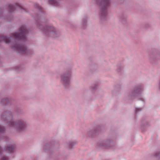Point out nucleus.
I'll return each instance as SVG.
<instances>
[{
  "mask_svg": "<svg viewBox=\"0 0 160 160\" xmlns=\"http://www.w3.org/2000/svg\"><path fill=\"white\" fill-rule=\"evenodd\" d=\"M72 76L71 71H67L60 75L61 82L64 87L70 85Z\"/></svg>",
  "mask_w": 160,
  "mask_h": 160,
  "instance_id": "f03ea898",
  "label": "nucleus"
},
{
  "mask_svg": "<svg viewBox=\"0 0 160 160\" xmlns=\"http://www.w3.org/2000/svg\"><path fill=\"white\" fill-rule=\"evenodd\" d=\"M110 0H102L101 11L102 13H105L106 11V7L109 5Z\"/></svg>",
  "mask_w": 160,
  "mask_h": 160,
  "instance_id": "39448f33",
  "label": "nucleus"
},
{
  "mask_svg": "<svg viewBox=\"0 0 160 160\" xmlns=\"http://www.w3.org/2000/svg\"><path fill=\"white\" fill-rule=\"evenodd\" d=\"M7 158L5 157H3L2 158L1 160H7Z\"/></svg>",
  "mask_w": 160,
  "mask_h": 160,
  "instance_id": "ddd939ff",
  "label": "nucleus"
},
{
  "mask_svg": "<svg viewBox=\"0 0 160 160\" xmlns=\"http://www.w3.org/2000/svg\"><path fill=\"white\" fill-rule=\"evenodd\" d=\"M141 100L144 102L146 100V99L144 98H142L141 99Z\"/></svg>",
  "mask_w": 160,
  "mask_h": 160,
  "instance_id": "4468645a",
  "label": "nucleus"
},
{
  "mask_svg": "<svg viewBox=\"0 0 160 160\" xmlns=\"http://www.w3.org/2000/svg\"><path fill=\"white\" fill-rule=\"evenodd\" d=\"M141 92V90L137 88H134L131 92V95L132 96Z\"/></svg>",
  "mask_w": 160,
  "mask_h": 160,
  "instance_id": "0eeeda50",
  "label": "nucleus"
},
{
  "mask_svg": "<svg viewBox=\"0 0 160 160\" xmlns=\"http://www.w3.org/2000/svg\"><path fill=\"white\" fill-rule=\"evenodd\" d=\"M27 30L24 26H22L19 30L12 34L13 38L16 39H21L25 37Z\"/></svg>",
  "mask_w": 160,
  "mask_h": 160,
  "instance_id": "7ed1b4c3",
  "label": "nucleus"
},
{
  "mask_svg": "<svg viewBox=\"0 0 160 160\" xmlns=\"http://www.w3.org/2000/svg\"><path fill=\"white\" fill-rule=\"evenodd\" d=\"M86 22V21H83V22H84V23H85Z\"/></svg>",
  "mask_w": 160,
  "mask_h": 160,
  "instance_id": "dca6fc26",
  "label": "nucleus"
},
{
  "mask_svg": "<svg viewBox=\"0 0 160 160\" xmlns=\"http://www.w3.org/2000/svg\"><path fill=\"white\" fill-rule=\"evenodd\" d=\"M13 48L21 53H25L27 51V48L25 47L18 44L16 45Z\"/></svg>",
  "mask_w": 160,
  "mask_h": 160,
  "instance_id": "423d86ee",
  "label": "nucleus"
},
{
  "mask_svg": "<svg viewBox=\"0 0 160 160\" xmlns=\"http://www.w3.org/2000/svg\"><path fill=\"white\" fill-rule=\"evenodd\" d=\"M5 42H6V43H8L9 42H7V41H6Z\"/></svg>",
  "mask_w": 160,
  "mask_h": 160,
  "instance_id": "f3484780",
  "label": "nucleus"
},
{
  "mask_svg": "<svg viewBox=\"0 0 160 160\" xmlns=\"http://www.w3.org/2000/svg\"><path fill=\"white\" fill-rule=\"evenodd\" d=\"M77 143V142L76 141H71L69 142L68 143V145L69 147L70 148Z\"/></svg>",
  "mask_w": 160,
  "mask_h": 160,
  "instance_id": "6e6552de",
  "label": "nucleus"
},
{
  "mask_svg": "<svg viewBox=\"0 0 160 160\" xmlns=\"http://www.w3.org/2000/svg\"><path fill=\"white\" fill-rule=\"evenodd\" d=\"M44 32L46 34L55 37L58 33L57 30L52 26H48L44 29Z\"/></svg>",
  "mask_w": 160,
  "mask_h": 160,
  "instance_id": "20e7f679",
  "label": "nucleus"
},
{
  "mask_svg": "<svg viewBox=\"0 0 160 160\" xmlns=\"http://www.w3.org/2000/svg\"><path fill=\"white\" fill-rule=\"evenodd\" d=\"M98 88V85H94L91 88V91H92L96 90Z\"/></svg>",
  "mask_w": 160,
  "mask_h": 160,
  "instance_id": "1a4fd4ad",
  "label": "nucleus"
},
{
  "mask_svg": "<svg viewBox=\"0 0 160 160\" xmlns=\"http://www.w3.org/2000/svg\"><path fill=\"white\" fill-rule=\"evenodd\" d=\"M3 130V129L2 127H0V132H1Z\"/></svg>",
  "mask_w": 160,
  "mask_h": 160,
  "instance_id": "2eb2a0df",
  "label": "nucleus"
},
{
  "mask_svg": "<svg viewBox=\"0 0 160 160\" xmlns=\"http://www.w3.org/2000/svg\"><path fill=\"white\" fill-rule=\"evenodd\" d=\"M155 156L156 157H158L160 156V152H156L155 153Z\"/></svg>",
  "mask_w": 160,
  "mask_h": 160,
  "instance_id": "9b49d317",
  "label": "nucleus"
},
{
  "mask_svg": "<svg viewBox=\"0 0 160 160\" xmlns=\"http://www.w3.org/2000/svg\"><path fill=\"white\" fill-rule=\"evenodd\" d=\"M8 124L10 127L14 128L18 132L24 131L27 126L26 122L23 119L18 120L15 122L13 120H11L9 122Z\"/></svg>",
  "mask_w": 160,
  "mask_h": 160,
  "instance_id": "f257e3e1",
  "label": "nucleus"
},
{
  "mask_svg": "<svg viewBox=\"0 0 160 160\" xmlns=\"http://www.w3.org/2000/svg\"><path fill=\"white\" fill-rule=\"evenodd\" d=\"M14 147L13 146H11L10 147H8L7 148L8 151H9L11 152L12 151V150L14 149Z\"/></svg>",
  "mask_w": 160,
  "mask_h": 160,
  "instance_id": "9d476101",
  "label": "nucleus"
},
{
  "mask_svg": "<svg viewBox=\"0 0 160 160\" xmlns=\"http://www.w3.org/2000/svg\"><path fill=\"white\" fill-rule=\"evenodd\" d=\"M141 110V109L140 108H136L135 109V111L136 112H138Z\"/></svg>",
  "mask_w": 160,
  "mask_h": 160,
  "instance_id": "f8f14e48",
  "label": "nucleus"
}]
</instances>
